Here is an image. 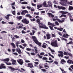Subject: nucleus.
<instances>
[{
	"mask_svg": "<svg viewBox=\"0 0 73 73\" xmlns=\"http://www.w3.org/2000/svg\"><path fill=\"white\" fill-rule=\"evenodd\" d=\"M36 23H37L39 24L38 25L39 28H43V29H48V28L45 25H43V23H40V22L38 21V22H36Z\"/></svg>",
	"mask_w": 73,
	"mask_h": 73,
	"instance_id": "f257e3e1",
	"label": "nucleus"
},
{
	"mask_svg": "<svg viewBox=\"0 0 73 73\" xmlns=\"http://www.w3.org/2000/svg\"><path fill=\"white\" fill-rule=\"evenodd\" d=\"M60 1L62 2H60V3L62 6H65L66 5L68 1L67 0H60Z\"/></svg>",
	"mask_w": 73,
	"mask_h": 73,
	"instance_id": "f03ea898",
	"label": "nucleus"
},
{
	"mask_svg": "<svg viewBox=\"0 0 73 73\" xmlns=\"http://www.w3.org/2000/svg\"><path fill=\"white\" fill-rule=\"evenodd\" d=\"M22 22L23 23L25 24H28L29 23V20L26 18L23 19L22 20Z\"/></svg>",
	"mask_w": 73,
	"mask_h": 73,
	"instance_id": "7ed1b4c3",
	"label": "nucleus"
},
{
	"mask_svg": "<svg viewBox=\"0 0 73 73\" xmlns=\"http://www.w3.org/2000/svg\"><path fill=\"white\" fill-rule=\"evenodd\" d=\"M51 45L55 47H58V44H57V41L55 40L54 42H52L51 43Z\"/></svg>",
	"mask_w": 73,
	"mask_h": 73,
	"instance_id": "20e7f679",
	"label": "nucleus"
},
{
	"mask_svg": "<svg viewBox=\"0 0 73 73\" xmlns=\"http://www.w3.org/2000/svg\"><path fill=\"white\" fill-rule=\"evenodd\" d=\"M8 68L9 69H10L11 71H14L15 70H18V71H19V72H22L21 70H20V69H19V68H17L16 69H15V68H13L11 66H9L8 67Z\"/></svg>",
	"mask_w": 73,
	"mask_h": 73,
	"instance_id": "39448f33",
	"label": "nucleus"
},
{
	"mask_svg": "<svg viewBox=\"0 0 73 73\" xmlns=\"http://www.w3.org/2000/svg\"><path fill=\"white\" fill-rule=\"evenodd\" d=\"M18 62L21 65H22L23 64H24L23 60L21 59H19L17 60Z\"/></svg>",
	"mask_w": 73,
	"mask_h": 73,
	"instance_id": "423d86ee",
	"label": "nucleus"
},
{
	"mask_svg": "<svg viewBox=\"0 0 73 73\" xmlns=\"http://www.w3.org/2000/svg\"><path fill=\"white\" fill-rule=\"evenodd\" d=\"M58 53L59 54H58V57H62L64 56V55H63L64 52H63L61 51H58Z\"/></svg>",
	"mask_w": 73,
	"mask_h": 73,
	"instance_id": "0eeeda50",
	"label": "nucleus"
},
{
	"mask_svg": "<svg viewBox=\"0 0 73 73\" xmlns=\"http://www.w3.org/2000/svg\"><path fill=\"white\" fill-rule=\"evenodd\" d=\"M6 66H5V64L3 63H2L1 64L0 66V69H5Z\"/></svg>",
	"mask_w": 73,
	"mask_h": 73,
	"instance_id": "6e6552de",
	"label": "nucleus"
},
{
	"mask_svg": "<svg viewBox=\"0 0 73 73\" xmlns=\"http://www.w3.org/2000/svg\"><path fill=\"white\" fill-rule=\"evenodd\" d=\"M25 13H29L28 11L26 10H23L21 13V15H25Z\"/></svg>",
	"mask_w": 73,
	"mask_h": 73,
	"instance_id": "1a4fd4ad",
	"label": "nucleus"
},
{
	"mask_svg": "<svg viewBox=\"0 0 73 73\" xmlns=\"http://www.w3.org/2000/svg\"><path fill=\"white\" fill-rule=\"evenodd\" d=\"M32 38L33 40L35 42H36L38 40L37 39V38L35 36H32Z\"/></svg>",
	"mask_w": 73,
	"mask_h": 73,
	"instance_id": "9d476101",
	"label": "nucleus"
},
{
	"mask_svg": "<svg viewBox=\"0 0 73 73\" xmlns=\"http://www.w3.org/2000/svg\"><path fill=\"white\" fill-rule=\"evenodd\" d=\"M16 52H17L19 54H21V53H22V52H21V50H20V49L19 48H17Z\"/></svg>",
	"mask_w": 73,
	"mask_h": 73,
	"instance_id": "9b49d317",
	"label": "nucleus"
},
{
	"mask_svg": "<svg viewBox=\"0 0 73 73\" xmlns=\"http://www.w3.org/2000/svg\"><path fill=\"white\" fill-rule=\"evenodd\" d=\"M27 65L28 66V67L30 68H33V64L32 63H28Z\"/></svg>",
	"mask_w": 73,
	"mask_h": 73,
	"instance_id": "f8f14e48",
	"label": "nucleus"
},
{
	"mask_svg": "<svg viewBox=\"0 0 73 73\" xmlns=\"http://www.w3.org/2000/svg\"><path fill=\"white\" fill-rule=\"evenodd\" d=\"M3 61L5 63L6 62H9V58H7L3 59Z\"/></svg>",
	"mask_w": 73,
	"mask_h": 73,
	"instance_id": "ddd939ff",
	"label": "nucleus"
},
{
	"mask_svg": "<svg viewBox=\"0 0 73 73\" xmlns=\"http://www.w3.org/2000/svg\"><path fill=\"white\" fill-rule=\"evenodd\" d=\"M47 15H48L49 17H51L52 18H53V17H54V15H53V14H52L51 13H47Z\"/></svg>",
	"mask_w": 73,
	"mask_h": 73,
	"instance_id": "4468645a",
	"label": "nucleus"
},
{
	"mask_svg": "<svg viewBox=\"0 0 73 73\" xmlns=\"http://www.w3.org/2000/svg\"><path fill=\"white\" fill-rule=\"evenodd\" d=\"M46 36L47 39L48 40H49V39H50L51 37H50V35L49 34H46Z\"/></svg>",
	"mask_w": 73,
	"mask_h": 73,
	"instance_id": "2eb2a0df",
	"label": "nucleus"
},
{
	"mask_svg": "<svg viewBox=\"0 0 73 73\" xmlns=\"http://www.w3.org/2000/svg\"><path fill=\"white\" fill-rule=\"evenodd\" d=\"M42 5L44 6L45 7H48V6L46 5V1H44L42 4Z\"/></svg>",
	"mask_w": 73,
	"mask_h": 73,
	"instance_id": "dca6fc26",
	"label": "nucleus"
},
{
	"mask_svg": "<svg viewBox=\"0 0 73 73\" xmlns=\"http://www.w3.org/2000/svg\"><path fill=\"white\" fill-rule=\"evenodd\" d=\"M35 44H37V45H38V46H40L41 45V43L39 42L38 40L37 41H36L35 42Z\"/></svg>",
	"mask_w": 73,
	"mask_h": 73,
	"instance_id": "f3484780",
	"label": "nucleus"
},
{
	"mask_svg": "<svg viewBox=\"0 0 73 73\" xmlns=\"http://www.w3.org/2000/svg\"><path fill=\"white\" fill-rule=\"evenodd\" d=\"M65 19H66V18H62V20H63L62 21L60 20V19L58 20V22L59 23H63V22H64L65 21Z\"/></svg>",
	"mask_w": 73,
	"mask_h": 73,
	"instance_id": "a211bd4d",
	"label": "nucleus"
},
{
	"mask_svg": "<svg viewBox=\"0 0 73 73\" xmlns=\"http://www.w3.org/2000/svg\"><path fill=\"white\" fill-rule=\"evenodd\" d=\"M54 28H55V29H56L60 31H62V30H63V28H60V29L58 28L57 29V27H54Z\"/></svg>",
	"mask_w": 73,
	"mask_h": 73,
	"instance_id": "6ab92c4d",
	"label": "nucleus"
},
{
	"mask_svg": "<svg viewBox=\"0 0 73 73\" xmlns=\"http://www.w3.org/2000/svg\"><path fill=\"white\" fill-rule=\"evenodd\" d=\"M11 45L12 46L13 48H16V46L15 44L13 42H12L11 43Z\"/></svg>",
	"mask_w": 73,
	"mask_h": 73,
	"instance_id": "aec40b11",
	"label": "nucleus"
},
{
	"mask_svg": "<svg viewBox=\"0 0 73 73\" xmlns=\"http://www.w3.org/2000/svg\"><path fill=\"white\" fill-rule=\"evenodd\" d=\"M16 61L15 60H13L12 61V64L13 65H17L16 63Z\"/></svg>",
	"mask_w": 73,
	"mask_h": 73,
	"instance_id": "412c9836",
	"label": "nucleus"
},
{
	"mask_svg": "<svg viewBox=\"0 0 73 73\" xmlns=\"http://www.w3.org/2000/svg\"><path fill=\"white\" fill-rule=\"evenodd\" d=\"M25 17H29V19H31V18L32 17L31 16V15H30V14H27L25 15Z\"/></svg>",
	"mask_w": 73,
	"mask_h": 73,
	"instance_id": "4be33fe9",
	"label": "nucleus"
},
{
	"mask_svg": "<svg viewBox=\"0 0 73 73\" xmlns=\"http://www.w3.org/2000/svg\"><path fill=\"white\" fill-rule=\"evenodd\" d=\"M61 13L62 14H66L68 13V12L67 11H61Z\"/></svg>",
	"mask_w": 73,
	"mask_h": 73,
	"instance_id": "5701e85b",
	"label": "nucleus"
},
{
	"mask_svg": "<svg viewBox=\"0 0 73 73\" xmlns=\"http://www.w3.org/2000/svg\"><path fill=\"white\" fill-rule=\"evenodd\" d=\"M37 9H39V8H41V7H42V4H40V5H37Z\"/></svg>",
	"mask_w": 73,
	"mask_h": 73,
	"instance_id": "b1692460",
	"label": "nucleus"
},
{
	"mask_svg": "<svg viewBox=\"0 0 73 73\" xmlns=\"http://www.w3.org/2000/svg\"><path fill=\"white\" fill-rule=\"evenodd\" d=\"M48 25H52V27H54V26L53 24L50 23V22H48Z\"/></svg>",
	"mask_w": 73,
	"mask_h": 73,
	"instance_id": "393cba45",
	"label": "nucleus"
},
{
	"mask_svg": "<svg viewBox=\"0 0 73 73\" xmlns=\"http://www.w3.org/2000/svg\"><path fill=\"white\" fill-rule=\"evenodd\" d=\"M69 10L70 11H72V10H73V7L72 6H69Z\"/></svg>",
	"mask_w": 73,
	"mask_h": 73,
	"instance_id": "a878e982",
	"label": "nucleus"
},
{
	"mask_svg": "<svg viewBox=\"0 0 73 73\" xmlns=\"http://www.w3.org/2000/svg\"><path fill=\"white\" fill-rule=\"evenodd\" d=\"M72 60H70V59H69L68 60V61H67V63H68V64H71L72 63Z\"/></svg>",
	"mask_w": 73,
	"mask_h": 73,
	"instance_id": "bb28decb",
	"label": "nucleus"
},
{
	"mask_svg": "<svg viewBox=\"0 0 73 73\" xmlns=\"http://www.w3.org/2000/svg\"><path fill=\"white\" fill-rule=\"evenodd\" d=\"M34 48L35 49V53L36 54L38 53V50H37L36 49H37V47H35Z\"/></svg>",
	"mask_w": 73,
	"mask_h": 73,
	"instance_id": "cd10ccee",
	"label": "nucleus"
},
{
	"mask_svg": "<svg viewBox=\"0 0 73 73\" xmlns=\"http://www.w3.org/2000/svg\"><path fill=\"white\" fill-rule=\"evenodd\" d=\"M40 20H42V18H40V19H36V21L38 22V21H39V22H40Z\"/></svg>",
	"mask_w": 73,
	"mask_h": 73,
	"instance_id": "c85d7f7f",
	"label": "nucleus"
},
{
	"mask_svg": "<svg viewBox=\"0 0 73 73\" xmlns=\"http://www.w3.org/2000/svg\"><path fill=\"white\" fill-rule=\"evenodd\" d=\"M48 48L49 49H50V51L51 52H55V51H54V50H52V49H51V48H50V47H48Z\"/></svg>",
	"mask_w": 73,
	"mask_h": 73,
	"instance_id": "c756f323",
	"label": "nucleus"
},
{
	"mask_svg": "<svg viewBox=\"0 0 73 73\" xmlns=\"http://www.w3.org/2000/svg\"><path fill=\"white\" fill-rule=\"evenodd\" d=\"M63 62H66V61H65V60L64 59H62L61 60V63L62 64H64L62 63Z\"/></svg>",
	"mask_w": 73,
	"mask_h": 73,
	"instance_id": "7c9ffc66",
	"label": "nucleus"
},
{
	"mask_svg": "<svg viewBox=\"0 0 73 73\" xmlns=\"http://www.w3.org/2000/svg\"><path fill=\"white\" fill-rule=\"evenodd\" d=\"M17 19H19V20H21L22 19V17L21 16H20L19 17H17Z\"/></svg>",
	"mask_w": 73,
	"mask_h": 73,
	"instance_id": "2f4dec72",
	"label": "nucleus"
},
{
	"mask_svg": "<svg viewBox=\"0 0 73 73\" xmlns=\"http://www.w3.org/2000/svg\"><path fill=\"white\" fill-rule=\"evenodd\" d=\"M5 64H6L7 65H11V62H6Z\"/></svg>",
	"mask_w": 73,
	"mask_h": 73,
	"instance_id": "473e14b6",
	"label": "nucleus"
},
{
	"mask_svg": "<svg viewBox=\"0 0 73 73\" xmlns=\"http://www.w3.org/2000/svg\"><path fill=\"white\" fill-rule=\"evenodd\" d=\"M22 4H28V2L24 1L21 3Z\"/></svg>",
	"mask_w": 73,
	"mask_h": 73,
	"instance_id": "72a5a7b5",
	"label": "nucleus"
},
{
	"mask_svg": "<svg viewBox=\"0 0 73 73\" xmlns=\"http://www.w3.org/2000/svg\"><path fill=\"white\" fill-rule=\"evenodd\" d=\"M73 42L72 41H71L69 43H67V45H69V44H73Z\"/></svg>",
	"mask_w": 73,
	"mask_h": 73,
	"instance_id": "f704fd0d",
	"label": "nucleus"
},
{
	"mask_svg": "<svg viewBox=\"0 0 73 73\" xmlns=\"http://www.w3.org/2000/svg\"><path fill=\"white\" fill-rule=\"evenodd\" d=\"M38 56V57H39V58H42V56H40V54H37Z\"/></svg>",
	"mask_w": 73,
	"mask_h": 73,
	"instance_id": "c9c22d12",
	"label": "nucleus"
},
{
	"mask_svg": "<svg viewBox=\"0 0 73 73\" xmlns=\"http://www.w3.org/2000/svg\"><path fill=\"white\" fill-rule=\"evenodd\" d=\"M47 3L48 4H52V2H51V1H48Z\"/></svg>",
	"mask_w": 73,
	"mask_h": 73,
	"instance_id": "e433bc0d",
	"label": "nucleus"
},
{
	"mask_svg": "<svg viewBox=\"0 0 73 73\" xmlns=\"http://www.w3.org/2000/svg\"><path fill=\"white\" fill-rule=\"evenodd\" d=\"M73 3V1H71L70 2H68V4L70 5H72V3Z\"/></svg>",
	"mask_w": 73,
	"mask_h": 73,
	"instance_id": "4c0bfd02",
	"label": "nucleus"
},
{
	"mask_svg": "<svg viewBox=\"0 0 73 73\" xmlns=\"http://www.w3.org/2000/svg\"><path fill=\"white\" fill-rule=\"evenodd\" d=\"M58 20H59V19H54V18L52 19V20L54 21H56V20H57V21H58Z\"/></svg>",
	"mask_w": 73,
	"mask_h": 73,
	"instance_id": "58836bf2",
	"label": "nucleus"
},
{
	"mask_svg": "<svg viewBox=\"0 0 73 73\" xmlns=\"http://www.w3.org/2000/svg\"><path fill=\"white\" fill-rule=\"evenodd\" d=\"M21 33H22V34H25V33H27V32H25L24 30H22L21 31Z\"/></svg>",
	"mask_w": 73,
	"mask_h": 73,
	"instance_id": "ea45409f",
	"label": "nucleus"
},
{
	"mask_svg": "<svg viewBox=\"0 0 73 73\" xmlns=\"http://www.w3.org/2000/svg\"><path fill=\"white\" fill-rule=\"evenodd\" d=\"M34 14L36 15H39V12H38V13L35 12L34 13Z\"/></svg>",
	"mask_w": 73,
	"mask_h": 73,
	"instance_id": "a19ab883",
	"label": "nucleus"
},
{
	"mask_svg": "<svg viewBox=\"0 0 73 73\" xmlns=\"http://www.w3.org/2000/svg\"><path fill=\"white\" fill-rule=\"evenodd\" d=\"M12 12V13L14 15H16V14L15 13H16V11H13Z\"/></svg>",
	"mask_w": 73,
	"mask_h": 73,
	"instance_id": "79ce46f5",
	"label": "nucleus"
},
{
	"mask_svg": "<svg viewBox=\"0 0 73 73\" xmlns=\"http://www.w3.org/2000/svg\"><path fill=\"white\" fill-rule=\"evenodd\" d=\"M61 9H62V10H65L66 8L62 6Z\"/></svg>",
	"mask_w": 73,
	"mask_h": 73,
	"instance_id": "37998d69",
	"label": "nucleus"
},
{
	"mask_svg": "<svg viewBox=\"0 0 73 73\" xmlns=\"http://www.w3.org/2000/svg\"><path fill=\"white\" fill-rule=\"evenodd\" d=\"M30 20L31 21H36V19L35 18H33V19H30Z\"/></svg>",
	"mask_w": 73,
	"mask_h": 73,
	"instance_id": "c03bdc74",
	"label": "nucleus"
},
{
	"mask_svg": "<svg viewBox=\"0 0 73 73\" xmlns=\"http://www.w3.org/2000/svg\"><path fill=\"white\" fill-rule=\"evenodd\" d=\"M19 47H20V48H21L23 49H24L25 48V47H23L21 45H19Z\"/></svg>",
	"mask_w": 73,
	"mask_h": 73,
	"instance_id": "a18cd8bd",
	"label": "nucleus"
},
{
	"mask_svg": "<svg viewBox=\"0 0 73 73\" xmlns=\"http://www.w3.org/2000/svg\"><path fill=\"white\" fill-rule=\"evenodd\" d=\"M14 37H15V38H19V36H18L16 35H15L14 36Z\"/></svg>",
	"mask_w": 73,
	"mask_h": 73,
	"instance_id": "49530a36",
	"label": "nucleus"
},
{
	"mask_svg": "<svg viewBox=\"0 0 73 73\" xmlns=\"http://www.w3.org/2000/svg\"><path fill=\"white\" fill-rule=\"evenodd\" d=\"M42 47L44 48H46V46L44 44H43Z\"/></svg>",
	"mask_w": 73,
	"mask_h": 73,
	"instance_id": "de8ad7c7",
	"label": "nucleus"
},
{
	"mask_svg": "<svg viewBox=\"0 0 73 73\" xmlns=\"http://www.w3.org/2000/svg\"><path fill=\"white\" fill-rule=\"evenodd\" d=\"M32 32L33 33V35H35V33H36V31L33 30H32Z\"/></svg>",
	"mask_w": 73,
	"mask_h": 73,
	"instance_id": "09e8293b",
	"label": "nucleus"
},
{
	"mask_svg": "<svg viewBox=\"0 0 73 73\" xmlns=\"http://www.w3.org/2000/svg\"><path fill=\"white\" fill-rule=\"evenodd\" d=\"M57 7H58V9H61L62 6H58Z\"/></svg>",
	"mask_w": 73,
	"mask_h": 73,
	"instance_id": "8fccbe9b",
	"label": "nucleus"
},
{
	"mask_svg": "<svg viewBox=\"0 0 73 73\" xmlns=\"http://www.w3.org/2000/svg\"><path fill=\"white\" fill-rule=\"evenodd\" d=\"M12 53L16 56H17V55H18V54L17 52H14Z\"/></svg>",
	"mask_w": 73,
	"mask_h": 73,
	"instance_id": "3c124183",
	"label": "nucleus"
},
{
	"mask_svg": "<svg viewBox=\"0 0 73 73\" xmlns=\"http://www.w3.org/2000/svg\"><path fill=\"white\" fill-rule=\"evenodd\" d=\"M8 23L9 24H11V25H13V24H14V23L13 22H8Z\"/></svg>",
	"mask_w": 73,
	"mask_h": 73,
	"instance_id": "603ef678",
	"label": "nucleus"
},
{
	"mask_svg": "<svg viewBox=\"0 0 73 73\" xmlns=\"http://www.w3.org/2000/svg\"><path fill=\"white\" fill-rule=\"evenodd\" d=\"M31 5H32V6H33L34 7H36V4H35L33 3H32Z\"/></svg>",
	"mask_w": 73,
	"mask_h": 73,
	"instance_id": "864d4df0",
	"label": "nucleus"
},
{
	"mask_svg": "<svg viewBox=\"0 0 73 73\" xmlns=\"http://www.w3.org/2000/svg\"><path fill=\"white\" fill-rule=\"evenodd\" d=\"M48 54L50 56V57H52V58H54V56H53V55H51V54L50 53H48Z\"/></svg>",
	"mask_w": 73,
	"mask_h": 73,
	"instance_id": "5fc2aeb1",
	"label": "nucleus"
},
{
	"mask_svg": "<svg viewBox=\"0 0 73 73\" xmlns=\"http://www.w3.org/2000/svg\"><path fill=\"white\" fill-rule=\"evenodd\" d=\"M55 23L56 25H59V23L57 21H56L55 22Z\"/></svg>",
	"mask_w": 73,
	"mask_h": 73,
	"instance_id": "6e6d98bb",
	"label": "nucleus"
},
{
	"mask_svg": "<svg viewBox=\"0 0 73 73\" xmlns=\"http://www.w3.org/2000/svg\"><path fill=\"white\" fill-rule=\"evenodd\" d=\"M68 15L69 17H72V15H71V14L70 13H68Z\"/></svg>",
	"mask_w": 73,
	"mask_h": 73,
	"instance_id": "4d7b16f0",
	"label": "nucleus"
},
{
	"mask_svg": "<svg viewBox=\"0 0 73 73\" xmlns=\"http://www.w3.org/2000/svg\"><path fill=\"white\" fill-rule=\"evenodd\" d=\"M26 50L28 51H31V49L29 48H26Z\"/></svg>",
	"mask_w": 73,
	"mask_h": 73,
	"instance_id": "13d9d810",
	"label": "nucleus"
},
{
	"mask_svg": "<svg viewBox=\"0 0 73 73\" xmlns=\"http://www.w3.org/2000/svg\"><path fill=\"white\" fill-rule=\"evenodd\" d=\"M44 52H41L40 53V55L41 56H44Z\"/></svg>",
	"mask_w": 73,
	"mask_h": 73,
	"instance_id": "bf43d9fd",
	"label": "nucleus"
},
{
	"mask_svg": "<svg viewBox=\"0 0 73 73\" xmlns=\"http://www.w3.org/2000/svg\"><path fill=\"white\" fill-rule=\"evenodd\" d=\"M68 52H66L64 51V55H68Z\"/></svg>",
	"mask_w": 73,
	"mask_h": 73,
	"instance_id": "052dcab7",
	"label": "nucleus"
},
{
	"mask_svg": "<svg viewBox=\"0 0 73 73\" xmlns=\"http://www.w3.org/2000/svg\"><path fill=\"white\" fill-rule=\"evenodd\" d=\"M52 35L53 37H56V35L55 34H52Z\"/></svg>",
	"mask_w": 73,
	"mask_h": 73,
	"instance_id": "680f3d73",
	"label": "nucleus"
},
{
	"mask_svg": "<svg viewBox=\"0 0 73 73\" xmlns=\"http://www.w3.org/2000/svg\"><path fill=\"white\" fill-rule=\"evenodd\" d=\"M5 18L6 19H7V20H9V17H8V16H5Z\"/></svg>",
	"mask_w": 73,
	"mask_h": 73,
	"instance_id": "e2e57ef3",
	"label": "nucleus"
},
{
	"mask_svg": "<svg viewBox=\"0 0 73 73\" xmlns=\"http://www.w3.org/2000/svg\"><path fill=\"white\" fill-rule=\"evenodd\" d=\"M23 46H24L25 47H26V46H27V44L25 43H24L23 44Z\"/></svg>",
	"mask_w": 73,
	"mask_h": 73,
	"instance_id": "0e129e2a",
	"label": "nucleus"
},
{
	"mask_svg": "<svg viewBox=\"0 0 73 73\" xmlns=\"http://www.w3.org/2000/svg\"><path fill=\"white\" fill-rule=\"evenodd\" d=\"M42 60H48V58L45 57H44L42 58Z\"/></svg>",
	"mask_w": 73,
	"mask_h": 73,
	"instance_id": "69168bd1",
	"label": "nucleus"
},
{
	"mask_svg": "<svg viewBox=\"0 0 73 73\" xmlns=\"http://www.w3.org/2000/svg\"><path fill=\"white\" fill-rule=\"evenodd\" d=\"M68 55H69V56H70V57H72V54L71 53H68Z\"/></svg>",
	"mask_w": 73,
	"mask_h": 73,
	"instance_id": "338daca9",
	"label": "nucleus"
},
{
	"mask_svg": "<svg viewBox=\"0 0 73 73\" xmlns=\"http://www.w3.org/2000/svg\"><path fill=\"white\" fill-rule=\"evenodd\" d=\"M31 11H35V9L33 8L32 7L31 9Z\"/></svg>",
	"mask_w": 73,
	"mask_h": 73,
	"instance_id": "774afa93",
	"label": "nucleus"
}]
</instances>
